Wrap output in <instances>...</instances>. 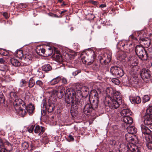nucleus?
Wrapping results in <instances>:
<instances>
[{
    "label": "nucleus",
    "mask_w": 152,
    "mask_h": 152,
    "mask_svg": "<svg viewBox=\"0 0 152 152\" xmlns=\"http://www.w3.org/2000/svg\"><path fill=\"white\" fill-rule=\"evenodd\" d=\"M111 57V54L106 53L102 55L99 58V60L101 63L106 64L110 61Z\"/></svg>",
    "instance_id": "9"
},
{
    "label": "nucleus",
    "mask_w": 152,
    "mask_h": 152,
    "mask_svg": "<svg viewBox=\"0 0 152 152\" xmlns=\"http://www.w3.org/2000/svg\"><path fill=\"white\" fill-rule=\"evenodd\" d=\"M56 59L58 62H61L63 61V57L60 54H57L56 55Z\"/></svg>",
    "instance_id": "46"
},
{
    "label": "nucleus",
    "mask_w": 152,
    "mask_h": 152,
    "mask_svg": "<svg viewBox=\"0 0 152 152\" xmlns=\"http://www.w3.org/2000/svg\"><path fill=\"white\" fill-rule=\"evenodd\" d=\"M7 151L5 148H2L0 150V152H7Z\"/></svg>",
    "instance_id": "64"
},
{
    "label": "nucleus",
    "mask_w": 152,
    "mask_h": 152,
    "mask_svg": "<svg viewBox=\"0 0 152 152\" xmlns=\"http://www.w3.org/2000/svg\"><path fill=\"white\" fill-rule=\"evenodd\" d=\"M89 100L91 102V105L93 110L96 108L98 105L99 100L96 99L95 100L92 99Z\"/></svg>",
    "instance_id": "25"
},
{
    "label": "nucleus",
    "mask_w": 152,
    "mask_h": 152,
    "mask_svg": "<svg viewBox=\"0 0 152 152\" xmlns=\"http://www.w3.org/2000/svg\"><path fill=\"white\" fill-rule=\"evenodd\" d=\"M111 81L115 85H118L119 84L120 81L119 80L116 78H112L111 80Z\"/></svg>",
    "instance_id": "51"
},
{
    "label": "nucleus",
    "mask_w": 152,
    "mask_h": 152,
    "mask_svg": "<svg viewBox=\"0 0 152 152\" xmlns=\"http://www.w3.org/2000/svg\"><path fill=\"white\" fill-rule=\"evenodd\" d=\"M80 57L84 64L90 65L95 60L96 57L93 50H87L82 53Z\"/></svg>",
    "instance_id": "1"
},
{
    "label": "nucleus",
    "mask_w": 152,
    "mask_h": 152,
    "mask_svg": "<svg viewBox=\"0 0 152 152\" xmlns=\"http://www.w3.org/2000/svg\"><path fill=\"white\" fill-rule=\"evenodd\" d=\"M82 92L86 96H87L89 94V89L85 87H82L80 89Z\"/></svg>",
    "instance_id": "42"
},
{
    "label": "nucleus",
    "mask_w": 152,
    "mask_h": 152,
    "mask_svg": "<svg viewBox=\"0 0 152 152\" xmlns=\"http://www.w3.org/2000/svg\"><path fill=\"white\" fill-rule=\"evenodd\" d=\"M35 126L34 125L29 126L27 128L28 131L30 133H32L33 131H34Z\"/></svg>",
    "instance_id": "49"
},
{
    "label": "nucleus",
    "mask_w": 152,
    "mask_h": 152,
    "mask_svg": "<svg viewBox=\"0 0 152 152\" xmlns=\"http://www.w3.org/2000/svg\"><path fill=\"white\" fill-rule=\"evenodd\" d=\"M77 105L71 106V113L72 116H76L78 113V111H77Z\"/></svg>",
    "instance_id": "30"
},
{
    "label": "nucleus",
    "mask_w": 152,
    "mask_h": 152,
    "mask_svg": "<svg viewBox=\"0 0 152 152\" xmlns=\"http://www.w3.org/2000/svg\"><path fill=\"white\" fill-rule=\"evenodd\" d=\"M68 137L71 141H73L74 140V139L71 135H69L68 136Z\"/></svg>",
    "instance_id": "60"
},
{
    "label": "nucleus",
    "mask_w": 152,
    "mask_h": 152,
    "mask_svg": "<svg viewBox=\"0 0 152 152\" xmlns=\"http://www.w3.org/2000/svg\"><path fill=\"white\" fill-rule=\"evenodd\" d=\"M110 101L107 102L108 104H109L110 107H111L112 109H115L118 108L121 103V101L120 99H118V100L115 99L111 98Z\"/></svg>",
    "instance_id": "7"
},
{
    "label": "nucleus",
    "mask_w": 152,
    "mask_h": 152,
    "mask_svg": "<svg viewBox=\"0 0 152 152\" xmlns=\"http://www.w3.org/2000/svg\"><path fill=\"white\" fill-rule=\"evenodd\" d=\"M61 79V77H60L58 76L51 80L50 82V84L51 85H54L58 83Z\"/></svg>",
    "instance_id": "31"
},
{
    "label": "nucleus",
    "mask_w": 152,
    "mask_h": 152,
    "mask_svg": "<svg viewBox=\"0 0 152 152\" xmlns=\"http://www.w3.org/2000/svg\"><path fill=\"white\" fill-rule=\"evenodd\" d=\"M123 120L125 123L130 124H132L133 122L132 118L130 117H128L127 116L124 117Z\"/></svg>",
    "instance_id": "35"
},
{
    "label": "nucleus",
    "mask_w": 152,
    "mask_h": 152,
    "mask_svg": "<svg viewBox=\"0 0 152 152\" xmlns=\"http://www.w3.org/2000/svg\"><path fill=\"white\" fill-rule=\"evenodd\" d=\"M93 110H94L91 104L88 103L85 105L83 111L84 113L86 114L87 113L91 112Z\"/></svg>",
    "instance_id": "22"
},
{
    "label": "nucleus",
    "mask_w": 152,
    "mask_h": 152,
    "mask_svg": "<svg viewBox=\"0 0 152 152\" xmlns=\"http://www.w3.org/2000/svg\"><path fill=\"white\" fill-rule=\"evenodd\" d=\"M41 106L44 109L43 111L45 109L47 110L50 113L52 112L53 111L55 107L53 103L49 102H47L46 100L45 99H43L42 100Z\"/></svg>",
    "instance_id": "6"
},
{
    "label": "nucleus",
    "mask_w": 152,
    "mask_h": 152,
    "mask_svg": "<svg viewBox=\"0 0 152 152\" xmlns=\"http://www.w3.org/2000/svg\"><path fill=\"white\" fill-rule=\"evenodd\" d=\"M128 83L129 84V86H132L133 84V80H132L133 76L132 75V72H130L129 74L128 75Z\"/></svg>",
    "instance_id": "34"
},
{
    "label": "nucleus",
    "mask_w": 152,
    "mask_h": 152,
    "mask_svg": "<svg viewBox=\"0 0 152 152\" xmlns=\"http://www.w3.org/2000/svg\"><path fill=\"white\" fill-rule=\"evenodd\" d=\"M37 77L39 78L43 77L44 75L43 74L42 72L40 70H38L36 73Z\"/></svg>",
    "instance_id": "47"
},
{
    "label": "nucleus",
    "mask_w": 152,
    "mask_h": 152,
    "mask_svg": "<svg viewBox=\"0 0 152 152\" xmlns=\"http://www.w3.org/2000/svg\"><path fill=\"white\" fill-rule=\"evenodd\" d=\"M9 69L8 66L7 65H4L0 66V70L6 72Z\"/></svg>",
    "instance_id": "43"
},
{
    "label": "nucleus",
    "mask_w": 152,
    "mask_h": 152,
    "mask_svg": "<svg viewBox=\"0 0 152 152\" xmlns=\"http://www.w3.org/2000/svg\"><path fill=\"white\" fill-rule=\"evenodd\" d=\"M25 104L24 102L20 99H16L13 102L14 107L15 110H18V108L22 107Z\"/></svg>",
    "instance_id": "15"
},
{
    "label": "nucleus",
    "mask_w": 152,
    "mask_h": 152,
    "mask_svg": "<svg viewBox=\"0 0 152 152\" xmlns=\"http://www.w3.org/2000/svg\"><path fill=\"white\" fill-rule=\"evenodd\" d=\"M3 15L6 18H9L8 15L6 12H4L3 13Z\"/></svg>",
    "instance_id": "61"
},
{
    "label": "nucleus",
    "mask_w": 152,
    "mask_h": 152,
    "mask_svg": "<svg viewBox=\"0 0 152 152\" xmlns=\"http://www.w3.org/2000/svg\"><path fill=\"white\" fill-rule=\"evenodd\" d=\"M91 99L99 100L98 94L96 90H93L91 91L89 96V99Z\"/></svg>",
    "instance_id": "18"
},
{
    "label": "nucleus",
    "mask_w": 152,
    "mask_h": 152,
    "mask_svg": "<svg viewBox=\"0 0 152 152\" xmlns=\"http://www.w3.org/2000/svg\"><path fill=\"white\" fill-rule=\"evenodd\" d=\"M33 58V56L31 54L26 53L23 57V66H26L30 64Z\"/></svg>",
    "instance_id": "11"
},
{
    "label": "nucleus",
    "mask_w": 152,
    "mask_h": 152,
    "mask_svg": "<svg viewBox=\"0 0 152 152\" xmlns=\"http://www.w3.org/2000/svg\"><path fill=\"white\" fill-rule=\"evenodd\" d=\"M119 107L120 108H121L122 110L123 109H125L128 108L127 105L124 103H122V102L120 104Z\"/></svg>",
    "instance_id": "54"
},
{
    "label": "nucleus",
    "mask_w": 152,
    "mask_h": 152,
    "mask_svg": "<svg viewBox=\"0 0 152 152\" xmlns=\"http://www.w3.org/2000/svg\"><path fill=\"white\" fill-rule=\"evenodd\" d=\"M10 61L11 64L15 67L19 66L20 65V63L17 59L12 58L10 59Z\"/></svg>",
    "instance_id": "27"
},
{
    "label": "nucleus",
    "mask_w": 152,
    "mask_h": 152,
    "mask_svg": "<svg viewBox=\"0 0 152 152\" xmlns=\"http://www.w3.org/2000/svg\"><path fill=\"white\" fill-rule=\"evenodd\" d=\"M65 97L66 102L68 104H71L72 106L81 105V103L79 102V99L74 96V93L72 89H69L66 90Z\"/></svg>",
    "instance_id": "2"
},
{
    "label": "nucleus",
    "mask_w": 152,
    "mask_h": 152,
    "mask_svg": "<svg viewBox=\"0 0 152 152\" xmlns=\"http://www.w3.org/2000/svg\"><path fill=\"white\" fill-rule=\"evenodd\" d=\"M28 83V87L31 88L33 87L35 84L34 80L32 77H31L29 79Z\"/></svg>",
    "instance_id": "38"
},
{
    "label": "nucleus",
    "mask_w": 152,
    "mask_h": 152,
    "mask_svg": "<svg viewBox=\"0 0 152 152\" xmlns=\"http://www.w3.org/2000/svg\"><path fill=\"white\" fill-rule=\"evenodd\" d=\"M45 131V128L44 127L39 125L35 126L34 132L35 133L38 134L39 135H41Z\"/></svg>",
    "instance_id": "17"
},
{
    "label": "nucleus",
    "mask_w": 152,
    "mask_h": 152,
    "mask_svg": "<svg viewBox=\"0 0 152 152\" xmlns=\"http://www.w3.org/2000/svg\"><path fill=\"white\" fill-rule=\"evenodd\" d=\"M62 82L64 84H66L67 83V81L66 79L65 78H62Z\"/></svg>",
    "instance_id": "63"
},
{
    "label": "nucleus",
    "mask_w": 152,
    "mask_h": 152,
    "mask_svg": "<svg viewBox=\"0 0 152 152\" xmlns=\"http://www.w3.org/2000/svg\"><path fill=\"white\" fill-rule=\"evenodd\" d=\"M110 72L113 76H117L118 77H121L124 74L123 70L120 67L116 66L111 67Z\"/></svg>",
    "instance_id": "5"
},
{
    "label": "nucleus",
    "mask_w": 152,
    "mask_h": 152,
    "mask_svg": "<svg viewBox=\"0 0 152 152\" xmlns=\"http://www.w3.org/2000/svg\"><path fill=\"white\" fill-rule=\"evenodd\" d=\"M73 92L74 93V96H75L76 98L79 99V102H80L81 97L85 96H84V94L82 92L81 90H78L76 91L75 93L74 92Z\"/></svg>",
    "instance_id": "21"
},
{
    "label": "nucleus",
    "mask_w": 152,
    "mask_h": 152,
    "mask_svg": "<svg viewBox=\"0 0 152 152\" xmlns=\"http://www.w3.org/2000/svg\"><path fill=\"white\" fill-rule=\"evenodd\" d=\"M22 146L24 149H27L29 147V145L28 142H24L22 144Z\"/></svg>",
    "instance_id": "56"
},
{
    "label": "nucleus",
    "mask_w": 152,
    "mask_h": 152,
    "mask_svg": "<svg viewBox=\"0 0 152 152\" xmlns=\"http://www.w3.org/2000/svg\"><path fill=\"white\" fill-rule=\"evenodd\" d=\"M138 63V59L136 58L135 61L134 62V74H137L139 75L140 71V67L137 66Z\"/></svg>",
    "instance_id": "16"
},
{
    "label": "nucleus",
    "mask_w": 152,
    "mask_h": 152,
    "mask_svg": "<svg viewBox=\"0 0 152 152\" xmlns=\"http://www.w3.org/2000/svg\"><path fill=\"white\" fill-rule=\"evenodd\" d=\"M65 91V88L62 86H59L56 87L55 90L53 91V93L56 94L58 98H61L63 96Z\"/></svg>",
    "instance_id": "8"
},
{
    "label": "nucleus",
    "mask_w": 152,
    "mask_h": 152,
    "mask_svg": "<svg viewBox=\"0 0 152 152\" xmlns=\"http://www.w3.org/2000/svg\"><path fill=\"white\" fill-rule=\"evenodd\" d=\"M146 54L147 55V58L152 53V48H150L148 49L146 51Z\"/></svg>",
    "instance_id": "52"
},
{
    "label": "nucleus",
    "mask_w": 152,
    "mask_h": 152,
    "mask_svg": "<svg viewBox=\"0 0 152 152\" xmlns=\"http://www.w3.org/2000/svg\"><path fill=\"white\" fill-rule=\"evenodd\" d=\"M28 82L24 79H22L20 81L19 86L20 87L22 88L26 86Z\"/></svg>",
    "instance_id": "41"
},
{
    "label": "nucleus",
    "mask_w": 152,
    "mask_h": 152,
    "mask_svg": "<svg viewBox=\"0 0 152 152\" xmlns=\"http://www.w3.org/2000/svg\"><path fill=\"white\" fill-rule=\"evenodd\" d=\"M144 123L148 127L152 129V115L149 114H146L144 116Z\"/></svg>",
    "instance_id": "14"
},
{
    "label": "nucleus",
    "mask_w": 152,
    "mask_h": 152,
    "mask_svg": "<svg viewBox=\"0 0 152 152\" xmlns=\"http://www.w3.org/2000/svg\"><path fill=\"white\" fill-rule=\"evenodd\" d=\"M137 132V129L134 127V152H140V147L141 146L140 141H139L138 136L135 135Z\"/></svg>",
    "instance_id": "4"
},
{
    "label": "nucleus",
    "mask_w": 152,
    "mask_h": 152,
    "mask_svg": "<svg viewBox=\"0 0 152 152\" xmlns=\"http://www.w3.org/2000/svg\"><path fill=\"white\" fill-rule=\"evenodd\" d=\"M148 138L149 140L151 139V140L147 145V146L149 149H152V137L150 136H149Z\"/></svg>",
    "instance_id": "45"
},
{
    "label": "nucleus",
    "mask_w": 152,
    "mask_h": 152,
    "mask_svg": "<svg viewBox=\"0 0 152 152\" xmlns=\"http://www.w3.org/2000/svg\"><path fill=\"white\" fill-rule=\"evenodd\" d=\"M53 53V50L52 48L49 47L48 49L45 50V54L46 56H49L52 55Z\"/></svg>",
    "instance_id": "39"
},
{
    "label": "nucleus",
    "mask_w": 152,
    "mask_h": 152,
    "mask_svg": "<svg viewBox=\"0 0 152 152\" xmlns=\"http://www.w3.org/2000/svg\"><path fill=\"white\" fill-rule=\"evenodd\" d=\"M126 54L123 52H121L120 54H118V58L120 61H123L126 58Z\"/></svg>",
    "instance_id": "33"
},
{
    "label": "nucleus",
    "mask_w": 152,
    "mask_h": 152,
    "mask_svg": "<svg viewBox=\"0 0 152 152\" xmlns=\"http://www.w3.org/2000/svg\"><path fill=\"white\" fill-rule=\"evenodd\" d=\"M42 70L46 72H48L52 69V66L49 64L44 65L42 66Z\"/></svg>",
    "instance_id": "28"
},
{
    "label": "nucleus",
    "mask_w": 152,
    "mask_h": 152,
    "mask_svg": "<svg viewBox=\"0 0 152 152\" xmlns=\"http://www.w3.org/2000/svg\"><path fill=\"white\" fill-rule=\"evenodd\" d=\"M37 53L39 55L42 56L43 54H45V49L43 48L42 45L38 46L36 49Z\"/></svg>",
    "instance_id": "20"
},
{
    "label": "nucleus",
    "mask_w": 152,
    "mask_h": 152,
    "mask_svg": "<svg viewBox=\"0 0 152 152\" xmlns=\"http://www.w3.org/2000/svg\"><path fill=\"white\" fill-rule=\"evenodd\" d=\"M149 128L144 126L141 127L142 132L143 134H149L151 132V131L149 129Z\"/></svg>",
    "instance_id": "29"
},
{
    "label": "nucleus",
    "mask_w": 152,
    "mask_h": 152,
    "mask_svg": "<svg viewBox=\"0 0 152 152\" xmlns=\"http://www.w3.org/2000/svg\"><path fill=\"white\" fill-rule=\"evenodd\" d=\"M113 98L118 100V99H120L122 101V98L120 93L118 91H115L114 92L113 94Z\"/></svg>",
    "instance_id": "36"
},
{
    "label": "nucleus",
    "mask_w": 152,
    "mask_h": 152,
    "mask_svg": "<svg viewBox=\"0 0 152 152\" xmlns=\"http://www.w3.org/2000/svg\"><path fill=\"white\" fill-rule=\"evenodd\" d=\"M34 105L30 104L27 106H26V110L27 112H28L29 114H32L34 110Z\"/></svg>",
    "instance_id": "26"
},
{
    "label": "nucleus",
    "mask_w": 152,
    "mask_h": 152,
    "mask_svg": "<svg viewBox=\"0 0 152 152\" xmlns=\"http://www.w3.org/2000/svg\"><path fill=\"white\" fill-rule=\"evenodd\" d=\"M133 143H132L131 144H130L128 145V151H129V150L131 152H132L133 151V148L132 147Z\"/></svg>",
    "instance_id": "57"
},
{
    "label": "nucleus",
    "mask_w": 152,
    "mask_h": 152,
    "mask_svg": "<svg viewBox=\"0 0 152 152\" xmlns=\"http://www.w3.org/2000/svg\"><path fill=\"white\" fill-rule=\"evenodd\" d=\"M132 135H133V134H132L130 133H128L126 135L127 140L129 141L131 140L132 142L133 140V138L132 137Z\"/></svg>",
    "instance_id": "48"
},
{
    "label": "nucleus",
    "mask_w": 152,
    "mask_h": 152,
    "mask_svg": "<svg viewBox=\"0 0 152 152\" xmlns=\"http://www.w3.org/2000/svg\"><path fill=\"white\" fill-rule=\"evenodd\" d=\"M107 94L110 97L113 96L114 91L113 89L111 88H107L106 90Z\"/></svg>",
    "instance_id": "32"
},
{
    "label": "nucleus",
    "mask_w": 152,
    "mask_h": 152,
    "mask_svg": "<svg viewBox=\"0 0 152 152\" xmlns=\"http://www.w3.org/2000/svg\"><path fill=\"white\" fill-rule=\"evenodd\" d=\"M139 42L145 48H148L151 44L150 39L148 38H139Z\"/></svg>",
    "instance_id": "13"
},
{
    "label": "nucleus",
    "mask_w": 152,
    "mask_h": 152,
    "mask_svg": "<svg viewBox=\"0 0 152 152\" xmlns=\"http://www.w3.org/2000/svg\"><path fill=\"white\" fill-rule=\"evenodd\" d=\"M4 146L6 150L10 152L12 150V145L5 140H2L0 139V148Z\"/></svg>",
    "instance_id": "10"
},
{
    "label": "nucleus",
    "mask_w": 152,
    "mask_h": 152,
    "mask_svg": "<svg viewBox=\"0 0 152 152\" xmlns=\"http://www.w3.org/2000/svg\"><path fill=\"white\" fill-rule=\"evenodd\" d=\"M149 99L150 98L148 95H145L144 96L143 98V102L145 103L146 102L148 101Z\"/></svg>",
    "instance_id": "53"
},
{
    "label": "nucleus",
    "mask_w": 152,
    "mask_h": 152,
    "mask_svg": "<svg viewBox=\"0 0 152 152\" xmlns=\"http://www.w3.org/2000/svg\"><path fill=\"white\" fill-rule=\"evenodd\" d=\"M81 72V70H77L72 73V75H73L76 76L77 75L78 73Z\"/></svg>",
    "instance_id": "59"
},
{
    "label": "nucleus",
    "mask_w": 152,
    "mask_h": 152,
    "mask_svg": "<svg viewBox=\"0 0 152 152\" xmlns=\"http://www.w3.org/2000/svg\"><path fill=\"white\" fill-rule=\"evenodd\" d=\"M141 101V99L139 96H137L134 97V103L138 104Z\"/></svg>",
    "instance_id": "44"
},
{
    "label": "nucleus",
    "mask_w": 152,
    "mask_h": 152,
    "mask_svg": "<svg viewBox=\"0 0 152 152\" xmlns=\"http://www.w3.org/2000/svg\"><path fill=\"white\" fill-rule=\"evenodd\" d=\"M36 85H39L41 87L43 85V83L40 80H38L36 82Z\"/></svg>",
    "instance_id": "58"
},
{
    "label": "nucleus",
    "mask_w": 152,
    "mask_h": 152,
    "mask_svg": "<svg viewBox=\"0 0 152 152\" xmlns=\"http://www.w3.org/2000/svg\"><path fill=\"white\" fill-rule=\"evenodd\" d=\"M140 76L142 79L144 80L145 79H148L150 78L151 76V72L147 69L143 68L140 74Z\"/></svg>",
    "instance_id": "12"
},
{
    "label": "nucleus",
    "mask_w": 152,
    "mask_h": 152,
    "mask_svg": "<svg viewBox=\"0 0 152 152\" xmlns=\"http://www.w3.org/2000/svg\"><path fill=\"white\" fill-rule=\"evenodd\" d=\"M122 116L124 117H127L129 115H131L132 113L130 110L128 108L125 109H123L120 112Z\"/></svg>",
    "instance_id": "23"
},
{
    "label": "nucleus",
    "mask_w": 152,
    "mask_h": 152,
    "mask_svg": "<svg viewBox=\"0 0 152 152\" xmlns=\"http://www.w3.org/2000/svg\"><path fill=\"white\" fill-rule=\"evenodd\" d=\"M147 114L152 115V106H150L146 110Z\"/></svg>",
    "instance_id": "50"
},
{
    "label": "nucleus",
    "mask_w": 152,
    "mask_h": 152,
    "mask_svg": "<svg viewBox=\"0 0 152 152\" xmlns=\"http://www.w3.org/2000/svg\"><path fill=\"white\" fill-rule=\"evenodd\" d=\"M18 114L20 116L23 117L26 114L27 111L26 110V105H25L22 107L16 110Z\"/></svg>",
    "instance_id": "19"
},
{
    "label": "nucleus",
    "mask_w": 152,
    "mask_h": 152,
    "mask_svg": "<svg viewBox=\"0 0 152 152\" xmlns=\"http://www.w3.org/2000/svg\"><path fill=\"white\" fill-rule=\"evenodd\" d=\"M5 62V60L3 58H0V63L1 64H4Z\"/></svg>",
    "instance_id": "62"
},
{
    "label": "nucleus",
    "mask_w": 152,
    "mask_h": 152,
    "mask_svg": "<svg viewBox=\"0 0 152 152\" xmlns=\"http://www.w3.org/2000/svg\"><path fill=\"white\" fill-rule=\"evenodd\" d=\"M128 45L126 41L124 40L120 41L117 44V46L120 48H123L124 49H126Z\"/></svg>",
    "instance_id": "24"
},
{
    "label": "nucleus",
    "mask_w": 152,
    "mask_h": 152,
    "mask_svg": "<svg viewBox=\"0 0 152 152\" xmlns=\"http://www.w3.org/2000/svg\"><path fill=\"white\" fill-rule=\"evenodd\" d=\"M135 51L136 54L139 58L143 60L147 59L146 51L140 45H137L135 48Z\"/></svg>",
    "instance_id": "3"
},
{
    "label": "nucleus",
    "mask_w": 152,
    "mask_h": 152,
    "mask_svg": "<svg viewBox=\"0 0 152 152\" xmlns=\"http://www.w3.org/2000/svg\"><path fill=\"white\" fill-rule=\"evenodd\" d=\"M41 141L42 142L45 143H47L48 142V137L46 133H45L43 135Z\"/></svg>",
    "instance_id": "37"
},
{
    "label": "nucleus",
    "mask_w": 152,
    "mask_h": 152,
    "mask_svg": "<svg viewBox=\"0 0 152 152\" xmlns=\"http://www.w3.org/2000/svg\"><path fill=\"white\" fill-rule=\"evenodd\" d=\"M16 56L20 59L22 58L23 57V51L22 50H18L16 52Z\"/></svg>",
    "instance_id": "40"
},
{
    "label": "nucleus",
    "mask_w": 152,
    "mask_h": 152,
    "mask_svg": "<svg viewBox=\"0 0 152 152\" xmlns=\"http://www.w3.org/2000/svg\"><path fill=\"white\" fill-rule=\"evenodd\" d=\"M127 129L129 133H130L131 134H133V132H132L133 130V126H129L127 128Z\"/></svg>",
    "instance_id": "55"
}]
</instances>
